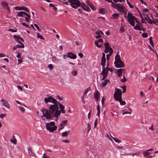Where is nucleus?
<instances>
[{
	"mask_svg": "<svg viewBox=\"0 0 158 158\" xmlns=\"http://www.w3.org/2000/svg\"><path fill=\"white\" fill-rule=\"evenodd\" d=\"M124 31V29L123 27L122 26L120 28V29L119 30V32L121 33H122Z\"/></svg>",
	"mask_w": 158,
	"mask_h": 158,
	"instance_id": "obj_48",
	"label": "nucleus"
},
{
	"mask_svg": "<svg viewBox=\"0 0 158 158\" xmlns=\"http://www.w3.org/2000/svg\"><path fill=\"white\" fill-rule=\"evenodd\" d=\"M116 4H115L113 2H111V6H112V7H114V8H115V7L116 6Z\"/></svg>",
	"mask_w": 158,
	"mask_h": 158,
	"instance_id": "obj_59",
	"label": "nucleus"
},
{
	"mask_svg": "<svg viewBox=\"0 0 158 158\" xmlns=\"http://www.w3.org/2000/svg\"><path fill=\"white\" fill-rule=\"evenodd\" d=\"M115 60L114 64L116 67L121 68L124 67V63L120 59V56L119 55L118 52L117 53V54L115 56Z\"/></svg>",
	"mask_w": 158,
	"mask_h": 158,
	"instance_id": "obj_3",
	"label": "nucleus"
},
{
	"mask_svg": "<svg viewBox=\"0 0 158 158\" xmlns=\"http://www.w3.org/2000/svg\"><path fill=\"white\" fill-rule=\"evenodd\" d=\"M1 101L3 102V105L5 107L8 109L10 108V105L7 101L3 99H1Z\"/></svg>",
	"mask_w": 158,
	"mask_h": 158,
	"instance_id": "obj_13",
	"label": "nucleus"
},
{
	"mask_svg": "<svg viewBox=\"0 0 158 158\" xmlns=\"http://www.w3.org/2000/svg\"><path fill=\"white\" fill-rule=\"evenodd\" d=\"M106 58H102L101 65L102 66V68L104 67L106 65Z\"/></svg>",
	"mask_w": 158,
	"mask_h": 158,
	"instance_id": "obj_22",
	"label": "nucleus"
},
{
	"mask_svg": "<svg viewBox=\"0 0 158 158\" xmlns=\"http://www.w3.org/2000/svg\"><path fill=\"white\" fill-rule=\"evenodd\" d=\"M87 4H88V5L90 7L91 9L93 10H96V9L95 7H94V5L91 3L90 2L88 1H87Z\"/></svg>",
	"mask_w": 158,
	"mask_h": 158,
	"instance_id": "obj_19",
	"label": "nucleus"
},
{
	"mask_svg": "<svg viewBox=\"0 0 158 158\" xmlns=\"http://www.w3.org/2000/svg\"><path fill=\"white\" fill-rule=\"evenodd\" d=\"M43 158H49V157L46 156L45 154H44L43 156Z\"/></svg>",
	"mask_w": 158,
	"mask_h": 158,
	"instance_id": "obj_64",
	"label": "nucleus"
},
{
	"mask_svg": "<svg viewBox=\"0 0 158 158\" xmlns=\"http://www.w3.org/2000/svg\"><path fill=\"white\" fill-rule=\"evenodd\" d=\"M19 109L20 110V112L22 113H24L25 110V109L22 106H19Z\"/></svg>",
	"mask_w": 158,
	"mask_h": 158,
	"instance_id": "obj_29",
	"label": "nucleus"
},
{
	"mask_svg": "<svg viewBox=\"0 0 158 158\" xmlns=\"http://www.w3.org/2000/svg\"><path fill=\"white\" fill-rule=\"evenodd\" d=\"M142 36L143 38H146L148 37V35L147 33L144 32L142 34Z\"/></svg>",
	"mask_w": 158,
	"mask_h": 158,
	"instance_id": "obj_42",
	"label": "nucleus"
},
{
	"mask_svg": "<svg viewBox=\"0 0 158 158\" xmlns=\"http://www.w3.org/2000/svg\"><path fill=\"white\" fill-rule=\"evenodd\" d=\"M16 52H17V54L16 56V57L18 58V59H20L21 58H23V57L21 56V54L19 53V52H17V51Z\"/></svg>",
	"mask_w": 158,
	"mask_h": 158,
	"instance_id": "obj_34",
	"label": "nucleus"
},
{
	"mask_svg": "<svg viewBox=\"0 0 158 158\" xmlns=\"http://www.w3.org/2000/svg\"><path fill=\"white\" fill-rule=\"evenodd\" d=\"M105 46V48L110 47H109L110 45L108 42H106L104 43Z\"/></svg>",
	"mask_w": 158,
	"mask_h": 158,
	"instance_id": "obj_47",
	"label": "nucleus"
},
{
	"mask_svg": "<svg viewBox=\"0 0 158 158\" xmlns=\"http://www.w3.org/2000/svg\"><path fill=\"white\" fill-rule=\"evenodd\" d=\"M73 76H76L77 74V70L73 71L71 73Z\"/></svg>",
	"mask_w": 158,
	"mask_h": 158,
	"instance_id": "obj_37",
	"label": "nucleus"
},
{
	"mask_svg": "<svg viewBox=\"0 0 158 158\" xmlns=\"http://www.w3.org/2000/svg\"><path fill=\"white\" fill-rule=\"evenodd\" d=\"M44 101L45 104L50 102H52V104L50 105L49 109H43L41 110L43 114L42 118L44 117L47 119H49L53 116L57 117L60 115V112L58 110V106L56 104L58 102L56 99L51 96H49L45 98Z\"/></svg>",
	"mask_w": 158,
	"mask_h": 158,
	"instance_id": "obj_1",
	"label": "nucleus"
},
{
	"mask_svg": "<svg viewBox=\"0 0 158 158\" xmlns=\"http://www.w3.org/2000/svg\"><path fill=\"white\" fill-rule=\"evenodd\" d=\"M147 17H148V19L147 20V21L148 23H150L151 24H152V21L151 20V19L148 17V16H147Z\"/></svg>",
	"mask_w": 158,
	"mask_h": 158,
	"instance_id": "obj_33",
	"label": "nucleus"
},
{
	"mask_svg": "<svg viewBox=\"0 0 158 158\" xmlns=\"http://www.w3.org/2000/svg\"><path fill=\"white\" fill-rule=\"evenodd\" d=\"M98 124V118L96 119L94 122V127L95 128L96 126Z\"/></svg>",
	"mask_w": 158,
	"mask_h": 158,
	"instance_id": "obj_54",
	"label": "nucleus"
},
{
	"mask_svg": "<svg viewBox=\"0 0 158 158\" xmlns=\"http://www.w3.org/2000/svg\"><path fill=\"white\" fill-rule=\"evenodd\" d=\"M143 25L141 24L140 23H139V24H136L135 26H134V28L135 30H138L139 31H141V29L140 27L141 26V25Z\"/></svg>",
	"mask_w": 158,
	"mask_h": 158,
	"instance_id": "obj_16",
	"label": "nucleus"
},
{
	"mask_svg": "<svg viewBox=\"0 0 158 158\" xmlns=\"http://www.w3.org/2000/svg\"><path fill=\"white\" fill-rule=\"evenodd\" d=\"M52 62L54 63H56L58 60L56 58V57L54 56H52Z\"/></svg>",
	"mask_w": 158,
	"mask_h": 158,
	"instance_id": "obj_32",
	"label": "nucleus"
},
{
	"mask_svg": "<svg viewBox=\"0 0 158 158\" xmlns=\"http://www.w3.org/2000/svg\"><path fill=\"white\" fill-rule=\"evenodd\" d=\"M24 15L27 16L29 18H30V17H31L30 15H28V14H27V13H26L24 12Z\"/></svg>",
	"mask_w": 158,
	"mask_h": 158,
	"instance_id": "obj_63",
	"label": "nucleus"
},
{
	"mask_svg": "<svg viewBox=\"0 0 158 158\" xmlns=\"http://www.w3.org/2000/svg\"><path fill=\"white\" fill-rule=\"evenodd\" d=\"M6 116V115L4 114H0V118L2 119L3 118L5 117Z\"/></svg>",
	"mask_w": 158,
	"mask_h": 158,
	"instance_id": "obj_46",
	"label": "nucleus"
},
{
	"mask_svg": "<svg viewBox=\"0 0 158 158\" xmlns=\"http://www.w3.org/2000/svg\"><path fill=\"white\" fill-rule=\"evenodd\" d=\"M121 88L123 89V93H124L126 90V86H123L121 87Z\"/></svg>",
	"mask_w": 158,
	"mask_h": 158,
	"instance_id": "obj_39",
	"label": "nucleus"
},
{
	"mask_svg": "<svg viewBox=\"0 0 158 158\" xmlns=\"http://www.w3.org/2000/svg\"><path fill=\"white\" fill-rule=\"evenodd\" d=\"M116 7H115V8L118 10L121 8L122 7H123V6L122 5L120 4H117L116 5Z\"/></svg>",
	"mask_w": 158,
	"mask_h": 158,
	"instance_id": "obj_24",
	"label": "nucleus"
},
{
	"mask_svg": "<svg viewBox=\"0 0 158 158\" xmlns=\"http://www.w3.org/2000/svg\"><path fill=\"white\" fill-rule=\"evenodd\" d=\"M48 67L50 70H52L53 68V66L52 64H50L48 65Z\"/></svg>",
	"mask_w": 158,
	"mask_h": 158,
	"instance_id": "obj_45",
	"label": "nucleus"
},
{
	"mask_svg": "<svg viewBox=\"0 0 158 158\" xmlns=\"http://www.w3.org/2000/svg\"><path fill=\"white\" fill-rule=\"evenodd\" d=\"M2 6L3 8H6L8 6V3L6 2H1Z\"/></svg>",
	"mask_w": 158,
	"mask_h": 158,
	"instance_id": "obj_23",
	"label": "nucleus"
},
{
	"mask_svg": "<svg viewBox=\"0 0 158 158\" xmlns=\"http://www.w3.org/2000/svg\"><path fill=\"white\" fill-rule=\"evenodd\" d=\"M129 110L130 111H123V112L122 113V114L123 115L126 114H131V112L132 111V110L131 108L129 109Z\"/></svg>",
	"mask_w": 158,
	"mask_h": 158,
	"instance_id": "obj_26",
	"label": "nucleus"
},
{
	"mask_svg": "<svg viewBox=\"0 0 158 158\" xmlns=\"http://www.w3.org/2000/svg\"><path fill=\"white\" fill-rule=\"evenodd\" d=\"M15 9L17 10H23L29 13V11L28 10V9L26 7H18V6H15Z\"/></svg>",
	"mask_w": 158,
	"mask_h": 158,
	"instance_id": "obj_11",
	"label": "nucleus"
},
{
	"mask_svg": "<svg viewBox=\"0 0 158 158\" xmlns=\"http://www.w3.org/2000/svg\"><path fill=\"white\" fill-rule=\"evenodd\" d=\"M103 76V77L102 78V80H105L106 79V77L107 76V75H102Z\"/></svg>",
	"mask_w": 158,
	"mask_h": 158,
	"instance_id": "obj_60",
	"label": "nucleus"
},
{
	"mask_svg": "<svg viewBox=\"0 0 158 158\" xmlns=\"http://www.w3.org/2000/svg\"><path fill=\"white\" fill-rule=\"evenodd\" d=\"M123 147L120 146H116V148L118 149H122Z\"/></svg>",
	"mask_w": 158,
	"mask_h": 158,
	"instance_id": "obj_61",
	"label": "nucleus"
},
{
	"mask_svg": "<svg viewBox=\"0 0 158 158\" xmlns=\"http://www.w3.org/2000/svg\"><path fill=\"white\" fill-rule=\"evenodd\" d=\"M108 70H107L106 68L105 67L102 68V70L101 75H107Z\"/></svg>",
	"mask_w": 158,
	"mask_h": 158,
	"instance_id": "obj_21",
	"label": "nucleus"
},
{
	"mask_svg": "<svg viewBox=\"0 0 158 158\" xmlns=\"http://www.w3.org/2000/svg\"><path fill=\"white\" fill-rule=\"evenodd\" d=\"M127 81V79L125 78V76H123V78L121 79V81L122 82H124Z\"/></svg>",
	"mask_w": 158,
	"mask_h": 158,
	"instance_id": "obj_43",
	"label": "nucleus"
},
{
	"mask_svg": "<svg viewBox=\"0 0 158 158\" xmlns=\"http://www.w3.org/2000/svg\"><path fill=\"white\" fill-rule=\"evenodd\" d=\"M106 137L108 138V139L110 140V141H112V139L109 137V135L108 133H107L106 134Z\"/></svg>",
	"mask_w": 158,
	"mask_h": 158,
	"instance_id": "obj_58",
	"label": "nucleus"
},
{
	"mask_svg": "<svg viewBox=\"0 0 158 158\" xmlns=\"http://www.w3.org/2000/svg\"><path fill=\"white\" fill-rule=\"evenodd\" d=\"M124 69H116L117 74L119 77H120L122 75V70H124Z\"/></svg>",
	"mask_w": 158,
	"mask_h": 158,
	"instance_id": "obj_20",
	"label": "nucleus"
},
{
	"mask_svg": "<svg viewBox=\"0 0 158 158\" xmlns=\"http://www.w3.org/2000/svg\"><path fill=\"white\" fill-rule=\"evenodd\" d=\"M94 43L95 45L97 46V47L100 48L101 47V45H98V41H95L94 42Z\"/></svg>",
	"mask_w": 158,
	"mask_h": 158,
	"instance_id": "obj_44",
	"label": "nucleus"
},
{
	"mask_svg": "<svg viewBox=\"0 0 158 158\" xmlns=\"http://www.w3.org/2000/svg\"><path fill=\"white\" fill-rule=\"evenodd\" d=\"M153 125L152 124L151 127H149V129L152 131H154V129L153 128Z\"/></svg>",
	"mask_w": 158,
	"mask_h": 158,
	"instance_id": "obj_53",
	"label": "nucleus"
},
{
	"mask_svg": "<svg viewBox=\"0 0 158 158\" xmlns=\"http://www.w3.org/2000/svg\"><path fill=\"white\" fill-rule=\"evenodd\" d=\"M56 104L58 106V110L60 112V115L58 116L57 117L53 116L52 118L51 119H49L48 120H52L53 119V118H56V120H57L58 118L59 117L60 115L61 112L64 114L65 113L66 111L64 110V106L62 104L59 103L58 102V103H56Z\"/></svg>",
	"mask_w": 158,
	"mask_h": 158,
	"instance_id": "obj_5",
	"label": "nucleus"
},
{
	"mask_svg": "<svg viewBox=\"0 0 158 158\" xmlns=\"http://www.w3.org/2000/svg\"><path fill=\"white\" fill-rule=\"evenodd\" d=\"M70 3L71 6L75 9H77L80 6L81 2L78 0H67Z\"/></svg>",
	"mask_w": 158,
	"mask_h": 158,
	"instance_id": "obj_6",
	"label": "nucleus"
},
{
	"mask_svg": "<svg viewBox=\"0 0 158 158\" xmlns=\"http://www.w3.org/2000/svg\"><path fill=\"white\" fill-rule=\"evenodd\" d=\"M115 90H116L114 93V99L117 101H119L120 104L121 105H124L125 104V102L122 100V92L121 90L119 89L115 88Z\"/></svg>",
	"mask_w": 158,
	"mask_h": 158,
	"instance_id": "obj_2",
	"label": "nucleus"
},
{
	"mask_svg": "<svg viewBox=\"0 0 158 158\" xmlns=\"http://www.w3.org/2000/svg\"><path fill=\"white\" fill-rule=\"evenodd\" d=\"M100 97V93L98 91H97L95 93L94 95V97L95 99L97 101L99 99V98Z\"/></svg>",
	"mask_w": 158,
	"mask_h": 158,
	"instance_id": "obj_15",
	"label": "nucleus"
},
{
	"mask_svg": "<svg viewBox=\"0 0 158 158\" xmlns=\"http://www.w3.org/2000/svg\"><path fill=\"white\" fill-rule=\"evenodd\" d=\"M22 59H23V58H21L20 59H18V64H19L20 63H22L23 62Z\"/></svg>",
	"mask_w": 158,
	"mask_h": 158,
	"instance_id": "obj_49",
	"label": "nucleus"
},
{
	"mask_svg": "<svg viewBox=\"0 0 158 158\" xmlns=\"http://www.w3.org/2000/svg\"><path fill=\"white\" fill-rule=\"evenodd\" d=\"M46 129L50 132L54 131L56 130L57 128V127L55 126V123L54 122L46 123Z\"/></svg>",
	"mask_w": 158,
	"mask_h": 158,
	"instance_id": "obj_4",
	"label": "nucleus"
},
{
	"mask_svg": "<svg viewBox=\"0 0 158 158\" xmlns=\"http://www.w3.org/2000/svg\"><path fill=\"white\" fill-rule=\"evenodd\" d=\"M34 26L39 31H40L41 30L40 29L39 26L36 24V23L34 24Z\"/></svg>",
	"mask_w": 158,
	"mask_h": 158,
	"instance_id": "obj_50",
	"label": "nucleus"
},
{
	"mask_svg": "<svg viewBox=\"0 0 158 158\" xmlns=\"http://www.w3.org/2000/svg\"><path fill=\"white\" fill-rule=\"evenodd\" d=\"M135 17L132 15L131 13L130 12H128L127 14V20L129 23L132 26H134L135 25V22L134 19Z\"/></svg>",
	"mask_w": 158,
	"mask_h": 158,
	"instance_id": "obj_7",
	"label": "nucleus"
},
{
	"mask_svg": "<svg viewBox=\"0 0 158 158\" xmlns=\"http://www.w3.org/2000/svg\"><path fill=\"white\" fill-rule=\"evenodd\" d=\"M153 23L156 25L157 23L158 24V20L156 19L152 21V23Z\"/></svg>",
	"mask_w": 158,
	"mask_h": 158,
	"instance_id": "obj_52",
	"label": "nucleus"
},
{
	"mask_svg": "<svg viewBox=\"0 0 158 158\" xmlns=\"http://www.w3.org/2000/svg\"><path fill=\"white\" fill-rule=\"evenodd\" d=\"M90 90V87H89V88H87L85 90V91L84 93V96Z\"/></svg>",
	"mask_w": 158,
	"mask_h": 158,
	"instance_id": "obj_36",
	"label": "nucleus"
},
{
	"mask_svg": "<svg viewBox=\"0 0 158 158\" xmlns=\"http://www.w3.org/2000/svg\"><path fill=\"white\" fill-rule=\"evenodd\" d=\"M10 141L11 142V143H13L14 144H15L16 143V139H15V140L14 139V140L12 139H11L10 140Z\"/></svg>",
	"mask_w": 158,
	"mask_h": 158,
	"instance_id": "obj_51",
	"label": "nucleus"
},
{
	"mask_svg": "<svg viewBox=\"0 0 158 158\" xmlns=\"http://www.w3.org/2000/svg\"><path fill=\"white\" fill-rule=\"evenodd\" d=\"M68 135V132L67 131H65L64 132H63L62 133V137H66Z\"/></svg>",
	"mask_w": 158,
	"mask_h": 158,
	"instance_id": "obj_35",
	"label": "nucleus"
},
{
	"mask_svg": "<svg viewBox=\"0 0 158 158\" xmlns=\"http://www.w3.org/2000/svg\"><path fill=\"white\" fill-rule=\"evenodd\" d=\"M80 6H81L84 10L87 12H89L91 11V10L89 7L83 3L81 2Z\"/></svg>",
	"mask_w": 158,
	"mask_h": 158,
	"instance_id": "obj_9",
	"label": "nucleus"
},
{
	"mask_svg": "<svg viewBox=\"0 0 158 158\" xmlns=\"http://www.w3.org/2000/svg\"><path fill=\"white\" fill-rule=\"evenodd\" d=\"M90 124L89 123L87 126V131L88 132L90 130Z\"/></svg>",
	"mask_w": 158,
	"mask_h": 158,
	"instance_id": "obj_56",
	"label": "nucleus"
},
{
	"mask_svg": "<svg viewBox=\"0 0 158 158\" xmlns=\"http://www.w3.org/2000/svg\"><path fill=\"white\" fill-rule=\"evenodd\" d=\"M21 45H16L17 48H24V45L23 44H21Z\"/></svg>",
	"mask_w": 158,
	"mask_h": 158,
	"instance_id": "obj_40",
	"label": "nucleus"
},
{
	"mask_svg": "<svg viewBox=\"0 0 158 158\" xmlns=\"http://www.w3.org/2000/svg\"><path fill=\"white\" fill-rule=\"evenodd\" d=\"M14 37L15 39V40L19 44H22V43L19 40H20V37H19V35H14Z\"/></svg>",
	"mask_w": 158,
	"mask_h": 158,
	"instance_id": "obj_14",
	"label": "nucleus"
},
{
	"mask_svg": "<svg viewBox=\"0 0 158 158\" xmlns=\"http://www.w3.org/2000/svg\"><path fill=\"white\" fill-rule=\"evenodd\" d=\"M109 81L107 79H106V80H105V81H103V82H102V86H103V87L105 86L106 85L107 83Z\"/></svg>",
	"mask_w": 158,
	"mask_h": 158,
	"instance_id": "obj_25",
	"label": "nucleus"
},
{
	"mask_svg": "<svg viewBox=\"0 0 158 158\" xmlns=\"http://www.w3.org/2000/svg\"><path fill=\"white\" fill-rule=\"evenodd\" d=\"M143 155L144 156H147L150 154V153L149 152H143Z\"/></svg>",
	"mask_w": 158,
	"mask_h": 158,
	"instance_id": "obj_41",
	"label": "nucleus"
},
{
	"mask_svg": "<svg viewBox=\"0 0 158 158\" xmlns=\"http://www.w3.org/2000/svg\"><path fill=\"white\" fill-rule=\"evenodd\" d=\"M127 3L129 5V6L131 8H133L134 6L133 5H131L130 2H129L128 1H127Z\"/></svg>",
	"mask_w": 158,
	"mask_h": 158,
	"instance_id": "obj_55",
	"label": "nucleus"
},
{
	"mask_svg": "<svg viewBox=\"0 0 158 158\" xmlns=\"http://www.w3.org/2000/svg\"><path fill=\"white\" fill-rule=\"evenodd\" d=\"M112 138L116 142L118 143H119L122 142L121 141V140H120L118 139L117 138H115L114 137H112Z\"/></svg>",
	"mask_w": 158,
	"mask_h": 158,
	"instance_id": "obj_30",
	"label": "nucleus"
},
{
	"mask_svg": "<svg viewBox=\"0 0 158 158\" xmlns=\"http://www.w3.org/2000/svg\"><path fill=\"white\" fill-rule=\"evenodd\" d=\"M98 12L100 14L104 15L106 13V10L104 8H101L99 10Z\"/></svg>",
	"mask_w": 158,
	"mask_h": 158,
	"instance_id": "obj_17",
	"label": "nucleus"
},
{
	"mask_svg": "<svg viewBox=\"0 0 158 158\" xmlns=\"http://www.w3.org/2000/svg\"><path fill=\"white\" fill-rule=\"evenodd\" d=\"M114 2L116 3L117 2H122V1H124V0H113Z\"/></svg>",
	"mask_w": 158,
	"mask_h": 158,
	"instance_id": "obj_57",
	"label": "nucleus"
},
{
	"mask_svg": "<svg viewBox=\"0 0 158 158\" xmlns=\"http://www.w3.org/2000/svg\"><path fill=\"white\" fill-rule=\"evenodd\" d=\"M28 152L29 155L31 156H35V153L33 152L31 148L29 147L27 148Z\"/></svg>",
	"mask_w": 158,
	"mask_h": 158,
	"instance_id": "obj_12",
	"label": "nucleus"
},
{
	"mask_svg": "<svg viewBox=\"0 0 158 158\" xmlns=\"http://www.w3.org/2000/svg\"><path fill=\"white\" fill-rule=\"evenodd\" d=\"M67 122L68 121L67 120L62 121L61 124H60V126L62 127H64L63 126L64 125H66Z\"/></svg>",
	"mask_w": 158,
	"mask_h": 158,
	"instance_id": "obj_27",
	"label": "nucleus"
},
{
	"mask_svg": "<svg viewBox=\"0 0 158 158\" xmlns=\"http://www.w3.org/2000/svg\"><path fill=\"white\" fill-rule=\"evenodd\" d=\"M119 15H120L118 13H115L114 14H112L111 19H117L119 17Z\"/></svg>",
	"mask_w": 158,
	"mask_h": 158,
	"instance_id": "obj_18",
	"label": "nucleus"
},
{
	"mask_svg": "<svg viewBox=\"0 0 158 158\" xmlns=\"http://www.w3.org/2000/svg\"><path fill=\"white\" fill-rule=\"evenodd\" d=\"M118 10L120 12H124V10H123V7H122L121 9H119Z\"/></svg>",
	"mask_w": 158,
	"mask_h": 158,
	"instance_id": "obj_62",
	"label": "nucleus"
},
{
	"mask_svg": "<svg viewBox=\"0 0 158 158\" xmlns=\"http://www.w3.org/2000/svg\"><path fill=\"white\" fill-rule=\"evenodd\" d=\"M37 37L38 38L40 39L41 40H44V38L41 35H40L39 34L37 33Z\"/></svg>",
	"mask_w": 158,
	"mask_h": 158,
	"instance_id": "obj_38",
	"label": "nucleus"
},
{
	"mask_svg": "<svg viewBox=\"0 0 158 158\" xmlns=\"http://www.w3.org/2000/svg\"><path fill=\"white\" fill-rule=\"evenodd\" d=\"M109 52V54H107L106 55V60L107 61H109V57H108V56L109 55L111 56L112 53L113 52V50L112 48L111 47L105 48V49L104 51V52L106 53H108V52Z\"/></svg>",
	"mask_w": 158,
	"mask_h": 158,
	"instance_id": "obj_8",
	"label": "nucleus"
},
{
	"mask_svg": "<svg viewBox=\"0 0 158 158\" xmlns=\"http://www.w3.org/2000/svg\"><path fill=\"white\" fill-rule=\"evenodd\" d=\"M49 6L50 7H52L53 8V9L54 10H56L57 9V8L55 7V6L52 3H50L49 4Z\"/></svg>",
	"mask_w": 158,
	"mask_h": 158,
	"instance_id": "obj_31",
	"label": "nucleus"
},
{
	"mask_svg": "<svg viewBox=\"0 0 158 158\" xmlns=\"http://www.w3.org/2000/svg\"><path fill=\"white\" fill-rule=\"evenodd\" d=\"M23 15H24V12L21 11L18 12L17 16H18L19 17H23L24 16H23Z\"/></svg>",
	"mask_w": 158,
	"mask_h": 158,
	"instance_id": "obj_28",
	"label": "nucleus"
},
{
	"mask_svg": "<svg viewBox=\"0 0 158 158\" xmlns=\"http://www.w3.org/2000/svg\"><path fill=\"white\" fill-rule=\"evenodd\" d=\"M66 54H67L68 58H69L71 59H75L77 58V56L72 52H68Z\"/></svg>",
	"mask_w": 158,
	"mask_h": 158,
	"instance_id": "obj_10",
	"label": "nucleus"
}]
</instances>
